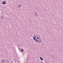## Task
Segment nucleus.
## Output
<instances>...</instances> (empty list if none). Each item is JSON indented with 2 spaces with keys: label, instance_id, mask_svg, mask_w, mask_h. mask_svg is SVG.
Segmentation results:
<instances>
[{
  "label": "nucleus",
  "instance_id": "f257e3e1",
  "mask_svg": "<svg viewBox=\"0 0 63 63\" xmlns=\"http://www.w3.org/2000/svg\"><path fill=\"white\" fill-rule=\"evenodd\" d=\"M35 41L36 42H37V43H38V44H40V43H41V42H42L40 39L38 40L36 39L35 40Z\"/></svg>",
  "mask_w": 63,
  "mask_h": 63
},
{
  "label": "nucleus",
  "instance_id": "f03ea898",
  "mask_svg": "<svg viewBox=\"0 0 63 63\" xmlns=\"http://www.w3.org/2000/svg\"><path fill=\"white\" fill-rule=\"evenodd\" d=\"M1 61L2 63H8V62L5 60L1 59Z\"/></svg>",
  "mask_w": 63,
  "mask_h": 63
},
{
  "label": "nucleus",
  "instance_id": "7ed1b4c3",
  "mask_svg": "<svg viewBox=\"0 0 63 63\" xmlns=\"http://www.w3.org/2000/svg\"><path fill=\"white\" fill-rule=\"evenodd\" d=\"M34 36L35 37H39V36H38V35H37V34H34Z\"/></svg>",
  "mask_w": 63,
  "mask_h": 63
},
{
  "label": "nucleus",
  "instance_id": "20e7f679",
  "mask_svg": "<svg viewBox=\"0 0 63 63\" xmlns=\"http://www.w3.org/2000/svg\"><path fill=\"white\" fill-rule=\"evenodd\" d=\"M35 16H38V14H37V13L36 12H34Z\"/></svg>",
  "mask_w": 63,
  "mask_h": 63
},
{
  "label": "nucleus",
  "instance_id": "39448f33",
  "mask_svg": "<svg viewBox=\"0 0 63 63\" xmlns=\"http://www.w3.org/2000/svg\"><path fill=\"white\" fill-rule=\"evenodd\" d=\"M39 58H40V59L41 60V61H43V58L40 56Z\"/></svg>",
  "mask_w": 63,
  "mask_h": 63
},
{
  "label": "nucleus",
  "instance_id": "423d86ee",
  "mask_svg": "<svg viewBox=\"0 0 63 63\" xmlns=\"http://www.w3.org/2000/svg\"><path fill=\"white\" fill-rule=\"evenodd\" d=\"M1 19H4V16H1Z\"/></svg>",
  "mask_w": 63,
  "mask_h": 63
},
{
  "label": "nucleus",
  "instance_id": "0eeeda50",
  "mask_svg": "<svg viewBox=\"0 0 63 63\" xmlns=\"http://www.w3.org/2000/svg\"><path fill=\"white\" fill-rule=\"evenodd\" d=\"M33 39L34 40H36V38L35 36L33 37Z\"/></svg>",
  "mask_w": 63,
  "mask_h": 63
},
{
  "label": "nucleus",
  "instance_id": "6e6552de",
  "mask_svg": "<svg viewBox=\"0 0 63 63\" xmlns=\"http://www.w3.org/2000/svg\"><path fill=\"white\" fill-rule=\"evenodd\" d=\"M2 4H3V5H4V4H6V2L5 3V2H3L2 3Z\"/></svg>",
  "mask_w": 63,
  "mask_h": 63
},
{
  "label": "nucleus",
  "instance_id": "1a4fd4ad",
  "mask_svg": "<svg viewBox=\"0 0 63 63\" xmlns=\"http://www.w3.org/2000/svg\"><path fill=\"white\" fill-rule=\"evenodd\" d=\"M21 50L22 51V52H23L24 51L23 49L22 48L21 49Z\"/></svg>",
  "mask_w": 63,
  "mask_h": 63
},
{
  "label": "nucleus",
  "instance_id": "9d476101",
  "mask_svg": "<svg viewBox=\"0 0 63 63\" xmlns=\"http://www.w3.org/2000/svg\"><path fill=\"white\" fill-rule=\"evenodd\" d=\"M3 2L5 3V2H6V0H4Z\"/></svg>",
  "mask_w": 63,
  "mask_h": 63
},
{
  "label": "nucleus",
  "instance_id": "9b49d317",
  "mask_svg": "<svg viewBox=\"0 0 63 63\" xmlns=\"http://www.w3.org/2000/svg\"><path fill=\"white\" fill-rule=\"evenodd\" d=\"M19 7H21V5H20V4L19 5Z\"/></svg>",
  "mask_w": 63,
  "mask_h": 63
},
{
  "label": "nucleus",
  "instance_id": "f8f14e48",
  "mask_svg": "<svg viewBox=\"0 0 63 63\" xmlns=\"http://www.w3.org/2000/svg\"><path fill=\"white\" fill-rule=\"evenodd\" d=\"M37 39L38 40H39V37H37Z\"/></svg>",
  "mask_w": 63,
  "mask_h": 63
},
{
  "label": "nucleus",
  "instance_id": "ddd939ff",
  "mask_svg": "<svg viewBox=\"0 0 63 63\" xmlns=\"http://www.w3.org/2000/svg\"><path fill=\"white\" fill-rule=\"evenodd\" d=\"M39 39H40L41 38H40V36H39Z\"/></svg>",
  "mask_w": 63,
  "mask_h": 63
},
{
  "label": "nucleus",
  "instance_id": "4468645a",
  "mask_svg": "<svg viewBox=\"0 0 63 63\" xmlns=\"http://www.w3.org/2000/svg\"><path fill=\"white\" fill-rule=\"evenodd\" d=\"M11 62L12 63H13V61H11Z\"/></svg>",
  "mask_w": 63,
  "mask_h": 63
},
{
  "label": "nucleus",
  "instance_id": "2eb2a0df",
  "mask_svg": "<svg viewBox=\"0 0 63 63\" xmlns=\"http://www.w3.org/2000/svg\"><path fill=\"white\" fill-rule=\"evenodd\" d=\"M15 63L16 62V61H15Z\"/></svg>",
  "mask_w": 63,
  "mask_h": 63
},
{
  "label": "nucleus",
  "instance_id": "dca6fc26",
  "mask_svg": "<svg viewBox=\"0 0 63 63\" xmlns=\"http://www.w3.org/2000/svg\"><path fill=\"white\" fill-rule=\"evenodd\" d=\"M41 62V63H43V62Z\"/></svg>",
  "mask_w": 63,
  "mask_h": 63
},
{
  "label": "nucleus",
  "instance_id": "f3484780",
  "mask_svg": "<svg viewBox=\"0 0 63 63\" xmlns=\"http://www.w3.org/2000/svg\"><path fill=\"white\" fill-rule=\"evenodd\" d=\"M20 51H21V50Z\"/></svg>",
  "mask_w": 63,
  "mask_h": 63
},
{
  "label": "nucleus",
  "instance_id": "a211bd4d",
  "mask_svg": "<svg viewBox=\"0 0 63 63\" xmlns=\"http://www.w3.org/2000/svg\"><path fill=\"white\" fill-rule=\"evenodd\" d=\"M51 56H52V55H51Z\"/></svg>",
  "mask_w": 63,
  "mask_h": 63
}]
</instances>
